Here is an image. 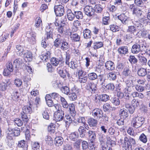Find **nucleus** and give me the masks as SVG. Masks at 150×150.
I'll use <instances>...</instances> for the list:
<instances>
[{"label": "nucleus", "instance_id": "f257e3e1", "mask_svg": "<svg viewBox=\"0 0 150 150\" xmlns=\"http://www.w3.org/2000/svg\"><path fill=\"white\" fill-rule=\"evenodd\" d=\"M61 103L64 108L67 109L69 108L70 112L72 116L75 115L76 111L75 109L74 105L73 104H68L65 99L64 97H61Z\"/></svg>", "mask_w": 150, "mask_h": 150}, {"label": "nucleus", "instance_id": "f03ea898", "mask_svg": "<svg viewBox=\"0 0 150 150\" xmlns=\"http://www.w3.org/2000/svg\"><path fill=\"white\" fill-rule=\"evenodd\" d=\"M63 64L60 63L57 68V71L60 76L63 79L66 78L67 76L68 77H70V74L68 71L65 69L63 70Z\"/></svg>", "mask_w": 150, "mask_h": 150}, {"label": "nucleus", "instance_id": "7ed1b4c3", "mask_svg": "<svg viewBox=\"0 0 150 150\" xmlns=\"http://www.w3.org/2000/svg\"><path fill=\"white\" fill-rule=\"evenodd\" d=\"M144 118L142 117H137L134 118L132 124L133 126L136 128L141 127L144 122Z\"/></svg>", "mask_w": 150, "mask_h": 150}, {"label": "nucleus", "instance_id": "20e7f679", "mask_svg": "<svg viewBox=\"0 0 150 150\" xmlns=\"http://www.w3.org/2000/svg\"><path fill=\"white\" fill-rule=\"evenodd\" d=\"M141 47L142 48L144 47L145 48L146 46L142 44L140 41L138 43H136L132 47L131 50L132 52L135 54L138 53L139 52L142 51Z\"/></svg>", "mask_w": 150, "mask_h": 150}, {"label": "nucleus", "instance_id": "39448f33", "mask_svg": "<svg viewBox=\"0 0 150 150\" xmlns=\"http://www.w3.org/2000/svg\"><path fill=\"white\" fill-rule=\"evenodd\" d=\"M54 10L57 16H62L64 13V6L61 5H55Z\"/></svg>", "mask_w": 150, "mask_h": 150}, {"label": "nucleus", "instance_id": "423d86ee", "mask_svg": "<svg viewBox=\"0 0 150 150\" xmlns=\"http://www.w3.org/2000/svg\"><path fill=\"white\" fill-rule=\"evenodd\" d=\"M136 31V27L134 26H130L128 27L126 33L127 39H129L134 37V33Z\"/></svg>", "mask_w": 150, "mask_h": 150}, {"label": "nucleus", "instance_id": "0eeeda50", "mask_svg": "<svg viewBox=\"0 0 150 150\" xmlns=\"http://www.w3.org/2000/svg\"><path fill=\"white\" fill-rule=\"evenodd\" d=\"M64 112L62 110H58L54 113V116L57 121H60L64 119Z\"/></svg>", "mask_w": 150, "mask_h": 150}, {"label": "nucleus", "instance_id": "6e6552de", "mask_svg": "<svg viewBox=\"0 0 150 150\" xmlns=\"http://www.w3.org/2000/svg\"><path fill=\"white\" fill-rule=\"evenodd\" d=\"M103 112L100 109L96 108L93 110L92 115L94 118L97 119H100L102 117Z\"/></svg>", "mask_w": 150, "mask_h": 150}, {"label": "nucleus", "instance_id": "1a4fd4ad", "mask_svg": "<svg viewBox=\"0 0 150 150\" xmlns=\"http://www.w3.org/2000/svg\"><path fill=\"white\" fill-rule=\"evenodd\" d=\"M51 63L54 66H57L60 62L64 64L63 58L62 56L58 58L52 57L50 60Z\"/></svg>", "mask_w": 150, "mask_h": 150}, {"label": "nucleus", "instance_id": "9d476101", "mask_svg": "<svg viewBox=\"0 0 150 150\" xmlns=\"http://www.w3.org/2000/svg\"><path fill=\"white\" fill-rule=\"evenodd\" d=\"M84 11L85 14L91 17L94 14L93 8L91 6H87L84 8Z\"/></svg>", "mask_w": 150, "mask_h": 150}, {"label": "nucleus", "instance_id": "9b49d317", "mask_svg": "<svg viewBox=\"0 0 150 150\" xmlns=\"http://www.w3.org/2000/svg\"><path fill=\"white\" fill-rule=\"evenodd\" d=\"M28 41L32 44H34L35 42L36 34L34 32H32L27 34Z\"/></svg>", "mask_w": 150, "mask_h": 150}, {"label": "nucleus", "instance_id": "f8f14e48", "mask_svg": "<svg viewBox=\"0 0 150 150\" xmlns=\"http://www.w3.org/2000/svg\"><path fill=\"white\" fill-rule=\"evenodd\" d=\"M13 134H11V132L9 131L6 136V140L7 144L10 147L12 146L14 144V142L13 139Z\"/></svg>", "mask_w": 150, "mask_h": 150}, {"label": "nucleus", "instance_id": "ddd939ff", "mask_svg": "<svg viewBox=\"0 0 150 150\" xmlns=\"http://www.w3.org/2000/svg\"><path fill=\"white\" fill-rule=\"evenodd\" d=\"M129 138L127 137H125L124 138L122 137L120 140V142L121 143V145L122 147L127 150L128 149Z\"/></svg>", "mask_w": 150, "mask_h": 150}, {"label": "nucleus", "instance_id": "4468645a", "mask_svg": "<svg viewBox=\"0 0 150 150\" xmlns=\"http://www.w3.org/2000/svg\"><path fill=\"white\" fill-rule=\"evenodd\" d=\"M63 40L62 37L59 34H57L56 38L54 42V45L56 47H59L62 42Z\"/></svg>", "mask_w": 150, "mask_h": 150}, {"label": "nucleus", "instance_id": "2eb2a0df", "mask_svg": "<svg viewBox=\"0 0 150 150\" xmlns=\"http://www.w3.org/2000/svg\"><path fill=\"white\" fill-rule=\"evenodd\" d=\"M87 90L91 91L92 92L95 91L97 89V85L93 82H90L86 86Z\"/></svg>", "mask_w": 150, "mask_h": 150}, {"label": "nucleus", "instance_id": "dca6fc26", "mask_svg": "<svg viewBox=\"0 0 150 150\" xmlns=\"http://www.w3.org/2000/svg\"><path fill=\"white\" fill-rule=\"evenodd\" d=\"M51 54V53L50 52L47 51L46 53L41 55L40 56V58L43 62H47L50 57Z\"/></svg>", "mask_w": 150, "mask_h": 150}, {"label": "nucleus", "instance_id": "f3484780", "mask_svg": "<svg viewBox=\"0 0 150 150\" xmlns=\"http://www.w3.org/2000/svg\"><path fill=\"white\" fill-rule=\"evenodd\" d=\"M117 18L121 21L123 24H126L128 23V18L124 13H122L117 16Z\"/></svg>", "mask_w": 150, "mask_h": 150}, {"label": "nucleus", "instance_id": "a211bd4d", "mask_svg": "<svg viewBox=\"0 0 150 150\" xmlns=\"http://www.w3.org/2000/svg\"><path fill=\"white\" fill-rule=\"evenodd\" d=\"M87 135L89 139L92 142L96 139V132L92 130H89L87 133Z\"/></svg>", "mask_w": 150, "mask_h": 150}, {"label": "nucleus", "instance_id": "6ab92c4d", "mask_svg": "<svg viewBox=\"0 0 150 150\" xmlns=\"http://www.w3.org/2000/svg\"><path fill=\"white\" fill-rule=\"evenodd\" d=\"M87 123L90 127H96L98 124V121L97 120L93 118L90 117L88 120Z\"/></svg>", "mask_w": 150, "mask_h": 150}, {"label": "nucleus", "instance_id": "aec40b11", "mask_svg": "<svg viewBox=\"0 0 150 150\" xmlns=\"http://www.w3.org/2000/svg\"><path fill=\"white\" fill-rule=\"evenodd\" d=\"M105 66L106 69L109 70H113L115 68L114 63L110 61H107L105 63Z\"/></svg>", "mask_w": 150, "mask_h": 150}, {"label": "nucleus", "instance_id": "412c9836", "mask_svg": "<svg viewBox=\"0 0 150 150\" xmlns=\"http://www.w3.org/2000/svg\"><path fill=\"white\" fill-rule=\"evenodd\" d=\"M67 16L68 20L70 21H72L75 18V13H74L70 9H68L67 10Z\"/></svg>", "mask_w": 150, "mask_h": 150}, {"label": "nucleus", "instance_id": "4be33fe9", "mask_svg": "<svg viewBox=\"0 0 150 150\" xmlns=\"http://www.w3.org/2000/svg\"><path fill=\"white\" fill-rule=\"evenodd\" d=\"M46 31L47 34V38H46L47 39V40L48 39L52 38L53 35V29L49 27L48 28H47L46 29Z\"/></svg>", "mask_w": 150, "mask_h": 150}, {"label": "nucleus", "instance_id": "5701e85b", "mask_svg": "<svg viewBox=\"0 0 150 150\" xmlns=\"http://www.w3.org/2000/svg\"><path fill=\"white\" fill-rule=\"evenodd\" d=\"M118 52L121 54H125L128 53V47L127 46H122L118 49Z\"/></svg>", "mask_w": 150, "mask_h": 150}, {"label": "nucleus", "instance_id": "b1692460", "mask_svg": "<svg viewBox=\"0 0 150 150\" xmlns=\"http://www.w3.org/2000/svg\"><path fill=\"white\" fill-rule=\"evenodd\" d=\"M119 115L121 118L126 119L128 116L127 111L124 108L121 109L119 112Z\"/></svg>", "mask_w": 150, "mask_h": 150}, {"label": "nucleus", "instance_id": "393cba45", "mask_svg": "<svg viewBox=\"0 0 150 150\" xmlns=\"http://www.w3.org/2000/svg\"><path fill=\"white\" fill-rule=\"evenodd\" d=\"M63 139L61 137H56L54 141V143L56 146H61L63 143Z\"/></svg>", "mask_w": 150, "mask_h": 150}, {"label": "nucleus", "instance_id": "a878e982", "mask_svg": "<svg viewBox=\"0 0 150 150\" xmlns=\"http://www.w3.org/2000/svg\"><path fill=\"white\" fill-rule=\"evenodd\" d=\"M18 146L23 148V150H27L28 145L25 141L23 140L18 142Z\"/></svg>", "mask_w": 150, "mask_h": 150}, {"label": "nucleus", "instance_id": "bb28decb", "mask_svg": "<svg viewBox=\"0 0 150 150\" xmlns=\"http://www.w3.org/2000/svg\"><path fill=\"white\" fill-rule=\"evenodd\" d=\"M138 75L142 77L145 76L147 74L146 69L141 68L138 69L137 72Z\"/></svg>", "mask_w": 150, "mask_h": 150}, {"label": "nucleus", "instance_id": "cd10ccee", "mask_svg": "<svg viewBox=\"0 0 150 150\" xmlns=\"http://www.w3.org/2000/svg\"><path fill=\"white\" fill-rule=\"evenodd\" d=\"M88 77L90 81H93L98 79V75L95 72L89 73L88 74Z\"/></svg>", "mask_w": 150, "mask_h": 150}, {"label": "nucleus", "instance_id": "c85d7f7f", "mask_svg": "<svg viewBox=\"0 0 150 150\" xmlns=\"http://www.w3.org/2000/svg\"><path fill=\"white\" fill-rule=\"evenodd\" d=\"M83 35L84 38L89 39L91 38V32L88 29H86L83 31Z\"/></svg>", "mask_w": 150, "mask_h": 150}, {"label": "nucleus", "instance_id": "c756f323", "mask_svg": "<svg viewBox=\"0 0 150 150\" xmlns=\"http://www.w3.org/2000/svg\"><path fill=\"white\" fill-rule=\"evenodd\" d=\"M128 143V150H132V146H134L136 144L135 139L131 137H129V138Z\"/></svg>", "mask_w": 150, "mask_h": 150}, {"label": "nucleus", "instance_id": "7c9ffc66", "mask_svg": "<svg viewBox=\"0 0 150 150\" xmlns=\"http://www.w3.org/2000/svg\"><path fill=\"white\" fill-rule=\"evenodd\" d=\"M109 99V96L106 94H101L98 96V99L100 101L106 102Z\"/></svg>", "mask_w": 150, "mask_h": 150}, {"label": "nucleus", "instance_id": "2f4dec72", "mask_svg": "<svg viewBox=\"0 0 150 150\" xmlns=\"http://www.w3.org/2000/svg\"><path fill=\"white\" fill-rule=\"evenodd\" d=\"M103 140L100 138V141L101 145V148L102 150H109V149H112L111 147L108 146V145L105 142H103Z\"/></svg>", "mask_w": 150, "mask_h": 150}, {"label": "nucleus", "instance_id": "473e14b6", "mask_svg": "<svg viewBox=\"0 0 150 150\" xmlns=\"http://www.w3.org/2000/svg\"><path fill=\"white\" fill-rule=\"evenodd\" d=\"M81 137L84 138L86 137V130L84 129V127L82 126H80L78 129Z\"/></svg>", "mask_w": 150, "mask_h": 150}, {"label": "nucleus", "instance_id": "72a5a7b5", "mask_svg": "<svg viewBox=\"0 0 150 150\" xmlns=\"http://www.w3.org/2000/svg\"><path fill=\"white\" fill-rule=\"evenodd\" d=\"M31 104H30V106H31ZM22 110V112L28 115L32 113V112L31 107L30 106H24L23 107Z\"/></svg>", "mask_w": 150, "mask_h": 150}, {"label": "nucleus", "instance_id": "f704fd0d", "mask_svg": "<svg viewBox=\"0 0 150 150\" xmlns=\"http://www.w3.org/2000/svg\"><path fill=\"white\" fill-rule=\"evenodd\" d=\"M24 57L25 60L28 61H30L32 59V54L31 52L27 51L24 54Z\"/></svg>", "mask_w": 150, "mask_h": 150}, {"label": "nucleus", "instance_id": "c9c22d12", "mask_svg": "<svg viewBox=\"0 0 150 150\" xmlns=\"http://www.w3.org/2000/svg\"><path fill=\"white\" fill-rule=\"evenodd\" d=\"M9 131L11 132V134H13V136H18L20 134V130L19 128H15Z\"/></svg>", "mask_w": 150, "mask_h": 150}, {"label": "nucleus", "instance_id": "e433bc0d", "mask_svg": "<svg viewBox=\"0 0 150 150\" xmlns=\"http://www.w3.org/2000/svg\"><path fill=\"white\" fill-rule=\"evenodd\" d=\"M69 43L65 40H63L61 44V45L60 47V49L64 51L69 49Z\"/></svg>", "mask_w": 150, "mask_h": 150}, {"label": "nucleus", "instance_id": "4c0bfd02", "mask_svg": "<svg viewBox=\"0 0 150 150\" xmlns=\"http://www.w3.org/2000/svg\"><path fill=\"white\" fill-rule=\"evenodd\" d=\"M142 53H140L138 57H139V61L142 65H146L147 63V59L144 57L142 56L141 55H143Z\"/></svg>", "mask_w": 150, "mask_h": 150}, {"label": "nucleus", "instance_id": "58836bf2", "mask_svg": "<svg viewBox=\"0 0 150 150\" xmlns=\"http://www.w3.org/2000/svg\"><path fill=\"white\" fill-rule=\"evenodd\" d=\"M46 143L49 146L53 145V140L51 137L50 136H47L45 137Z\"/></svg>", "mask_w": 150, "mask_h": 150}, {"label": "nucleus", "instance_id": "ea45409f", "mask_svg": "<svg viewBox=\"0 0 150 150\" xmlns=\"http://www.w3.org/2000/svg\"><path fill=\"white\" fill-rule=\"evenodd\" d=\"M69 67L72 69H74L77 68L78 67V64L77 62L73 61H71L69 63V64H68Z\"/></svg>", "mask_w": 150, "mask_h": 150}, {"label": "nucleus", "instance_id": "a19ab883", "mask_svg": "<svg viewBox=\"0 0 150 150\" xmlns=\"http://www.w3.org/2000/svg\"><path fill=\"white\" fill-rule=\"evenodd\" d=\"M60 91L62 93L66 95H68L70 92L69 88L67 86H62L60 88Z\"/></svg>", "mask_w": 150, "mask_h": 150}, {"label": "nucleus", "instance_id": "79ce46f5", "mask_svg": "<svg viewBox=\"0 0 150 150\" xmlns=\"http://www.w3.org/2000/svg\"><path fill=\"white\" fill-rule=\"evenodd\" d=\"M131 71L129 67L125 68L123 71V74L125 76H130L131 75Z\"/></svg>", "mask_w": 150, "mask_h": 150}, {"label": "nucleus", "instance_id": "37998d69", "mask_svg": "<svg viewBox=\"0 0 150 150\" xmlns=\"http://www.w3.org/2000/svg\"><path fill=\"white\" fill-rule=\"evenodd\" d=\"M28 115L23 112H22L20 114L21 119L24 123H26L28 120Z\"/></svg>", "mask_w": 150, "mask_h": 150}, {"label": "nucleus", "instance_id": "c03bdc74", "mask_svg": "<svg viewBox=\"0 0 150 150\" xmlns=\"http://www.w3.org/2000/svg\"><path fill=\"white\" fill-rule=\"evenodd\" d=\"M139 140L144 143H146L147 141L146 136L144 134H142L139 137Z\"/></svg>", "mask_w": 150, "mask_h": 150}, {"label": "nucleus", "instance_id": "a18cd8bd", "mask_svg": "<svg viewBox=\"0 0 150 150\" xmlns=\"http://www.w3.org/2000/svg\"><path fill=\"white\" fill-rule=\"evenodd\" d=\"M108 77L110 80H115L117 78V76L115 72H112L108 74Z\"/></svg>", "mask_w": 150, "mask_h": 150}, {"label": "nucleus", "instance_id": "49530a36", "mask_svg": "<svg viewBox=\"0 0 150 150\" xmlns=\"http://www.w3.org/2000/svg\"><path fill=\"white\" fill-rule=\"evenodd\" d=\"M110 30L113 32L119 31L120 29L119 27L116 25L112 24L110 25Z\"/></svg>", "mask_w": 150, "mask_h": 150}, {"label": "nucleus", "instance_id": "de8ad7c7", "mask_svg": "<svg viewBox=\"0 0 150 150\" xmlns=\"http://www.w3.org/2000/svg\"><path fill=\"white\" fill-rule=\"evenodd\" d=\"M70 37L71 39L74 42H77L79 40L80 36L77 33L71 34Z\"/></svg>", "mask_w": 150, "mask_h": 150}, {"label": "nucleus", "instance_id": "09e8293b", "mask_svg": "<svg viewBox=\"0 0 150 150\" xmlns=\"http://www.w3.org/2000/svg\"><path fill=\"white\" fill-rule=\"evenodd\" d=\"M142 13L143 12L141 10L137 8H134V9L132 13L139 17L141 16Z\"/></svg>", "mask_w": 150, "mask_h": 150}, {"label": "nucleus", "instance_id": "8fccbe9b", "mask_svg": "<svg viewBox=\"0 0 150 150\" xmlns=\"http://www.w3.org/2000/svg\"><path fill=\"white\" fill-rule=\"evenodd\" d=\"M131 105L136 108L139 105V101L138 99H133L131 102Z\"/></svg>", "mask_w": 150, "mask_h": 150}, {"label": "nucleus", "instance_id": "3c124183", "mask_svg": "<svg viewBox=\"0 0 150 150\" xmlns=\"http://www.w3.org/2000/svg\"><path fill=\"white\" fill-rule=\"evenodd\" d=\"M75 16L78 19H82L83 18V13L81 11H74Z\"/></svg>", "mask_w": 150, "mask_h": 150}, {"label": "nucleus", "instance_id": "603ef678", "mask_svg": "<svg viewBox=\"0 0 150 150\" xmlns=\"http://www.w3.org/2000/svg\"><path fill=\"white\" fill-rule=\"evenodd\" d=\"M111 101L112 103L116 106L120 104V101L117 98H112L111 99Z\"/></svg>", "mask_w": 150, "mask_h": 150}, {"label": "nucleus", "instance_id": "864d4df0", "mask_svg": "<svg viewBox=\"0 0 150 150\" xmlns=\"http://www.w3.org/2000/svg\"><path fill=\"white\" fill-rule=\"evenodd\" d=\"M32 149L33 150H39L40 147L38 142H32L31 143Z\"/></svg>", "mask_w": 150, "mask_h": 150}, {"label": "nucleus", "instance_id": "5fc2aeb1", "mask_svg": "<svg viewBox=\"0 0 150 150\" xmlns=\"http://www.w3.org/2000/svg\"><path fill=\"white\" fill-rule=\"evenodd\" d=\"M101 6V5H96L94 7V12H95L98 13H101L103 10V8Z\"/></svg>", "mask_w": 150, "mask_h": 150}, {"label": "nucleus", "instance_id": "6e6d98bb", "mask_svg": "<svg viewBox=\"0 0 150 150\" xmlns=\"http://www.w3.org/2000/svg\"><path fill=\"white\" fill-rule=\"evenodd\" d=\"M22 64V59L20 58L16 59L13 62L14 66H15L16 68L19 67L20 64Z\"/></svg>", "mask_w": 150, "mask_h": 150}, {"label": "nucleus", "instance_id": "4d7b16f0", "mask_svg": "<svg viewBox=\"0 0 150 150\" xmlns=\"http://www.w3.org/2000/svg\"><path fill=\"white\" fill-rule=\"evenodd\" d=\"M126 86H132L133 85V82L132 80L131 79V77L127 79L125 81Z\"/></svg>", "mask_w": 150, "mask_h": 150}, {"label": "nucleus", "instance_id": "13d9d810", "mask_svg": "<svg viewBox=\"0 0 150 150\" xmlns=\"http://www.w3.org/2000/svg\"><path fill=\"white\" fill-rule=\"evenodd\" d=\"M94 49H97L103 46V42H96L93 43Z\"/></svg>", "mask_w": 150, "mask_h": 150}, {"label": "nucleus", "instance_id": "bf43d9fd", "mask_svg": "<svg viewBox=\"0 0 150 150\" xmlns=\"http://www.w3.org/2000/svg\"><path fill=\"white\" fill-rule=\"evenodd\" d=\"M81 146L83 150H88L89 149L88 143L86 141H83L82 142Z\"/></svg>", "mask_w": 150, "mask_h": 150}, {"label": "nucleus", "instance_id": "052dcab7", "mask_svg": "<svg viewBox=\"0 0 150 150\" xmlns=\"http://www.w3.org/2000/svg\"><path fill=\"white\" fill-rule=\"evenodd\" d=\"M69 98L71 100H75L77 98V96L75 93L73 92L69 94Z\"/></svg>", "mask_w": 150, "mask_h": 150}, {"label": "nucleus", "instance_id": "680f3d73", "mask_svg": "<svg viewBox=\"0 0 150 150\" xmlns=\"http://www.w3.org/2000/svg\"><path fill=\"white\" fill-rule=\"evenodd\" d=\"M63 120L65 123L67 124V123L70 124L72 122L71 118L70 116L69 115H66L64 117Z\"/></svg>", "mask_w": 150, "mask_h": 150}, {"label": "nucleus", "instance_id": "e2e57ef3", "mask_svg": "<svg viewBox=\"0 0 150 150\" xmlns=\"http://www.w3.org/2000/svg\"><path fill=\"white\" fill-rule=\"evenodd\" d=\"M10 82L9 83L8 82H7L6 83L4 82H2L0 83V89L2 91H5L7 87V84H9Z\"/></svg>", "mask_w": 150, "mask_h": 150}, {"label": "nucleus", "instance_id": "0e129e2a", "mask_svg": "<svg viewBox=\"0 0 150 150\" xmlns=\"http://www.w3.org/2000/svg\"><path fill=\"white\" fill-rule=\"evenodd\" d=\"M14 84L17 87H20L22 84V80L18 78H16L14 80Z\"/></svg>", "mask_w": 150, "mask_h": 150}, {"label": "nucleus", "instance_id": "69168bd1", "mask_svg": "<svg viewBox=\"0 0 150 150\" xmlns=\"http://www.w3.org/2000/svg\"><path fill=\"white\" fill-rule=\"evenodd\" d=\"M133 89L132 86H126L124 89H123V91L124 93H131L132 92Z\"/></svg>", "mask_w": 150, "mask_h": 150}, {"label": "nucleus", "instance_id": "338daca9", "mask_svg": "<svg viewBox=\"0 0 150 150\" xmlns=\"http://www.w3.org/2000/svg\"><path fill=\"white\" fill-rule=\"evenodd\" d=\"M129 60L132 64H135L137 62V59L134 56H130Z\"/></svg>", "mask_w": 150, "mask_h": 150}, {"label": "nucleus", "instance_id": "774afa93", "mask_svg": "<svg viewBox=\"0 0 150 150\" xmlns=\"http://www.w3.org/2000/svg\"><path fill=\"white\" fill-rule=\"evenodd\" d=\"M51 96L52 98L57 100H59V98L61 99V97H62L58 93L55 92L51 93Z\"/></svg>", "mask_w": 150, "mask_h": 150}]
</instances>
